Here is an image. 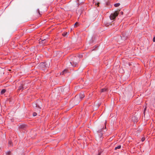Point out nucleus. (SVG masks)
Segmentation results:
<instances>
[{
    "instance_id": "nucleus-1",
    "label": "nucleus",
    "mask_w": 155,
    "mask_h": 155,
    "mask_svg": "<svg viewBox=\"0 0 155 155\" xmlns=\"http://www.w3.org/2000/svg\"><path fill=\"white\" fill-rule=\"evenodd\" d=\"M79 61L80 60L77 57H74L70 63L72 66L76 67Z\"/></svg>"
},
{
    "instance_id": "nucleus-2",
    "label": "nucleus",
    "mask_w": 155,
    "mask_h": 155,
    "mask_svg": "<svg viewBox=\"0 0 155 155\" xmlns=\"http://www.w3.org/2000/svg\"><path fill=\"white\" fill-rule=\"evenodd\" d=\"M85 96L84 94L83 93H81L79 95H77L75 97V101H78V102L76 103V105L79 102L82 100V99Z\"/></svg>"
},
{
    "instance_id": "nucleus-3",
    "label": "nucleus",
    "mask_w": 155,
    "mask_h": 155,
    "mask_svg": "<svg viewBox=\"0 0 155 155\" xmlns=\"http://www.w3.org/2000/svg\"><path fill=\"white\" fill-rule=\"evenodd\" d=\"M119 13V11H115L114 13L111 14L110 16V18L111 20H114L116 17H117Z\"/></svg>"
},
{
    "instance_id": "nucleus-4",
    "label": "nucleus",
    "mask_w": 155,
    "mask_h": 155,
    "mask_svg": "<svg viewBox=\"0 0 155 155\" xmlns=\"http://www.w3.org/2000/svg\"><path fill=\"white\" fill-rule=\"evenodd\" d=\"M50 65V63H41L40 64V66L42 67H43L44 66L46 68L48 67Z\"/></svg>"
},
{
    "instance_id": "nucleus-5",
    "label": "nucleus",
    "mask_w": 155,
    "mask_h": 155,
    "mask_svg": "<svg viewBox=\"0 0 155 155\" xmlns=\"http://www.w3.org/2000/svg\"><path fill=\"white\" fill-rule=\"evenodd\" d=\"M19 127L20 129L25 130L26 127V126L25 125H21L19 126Z\"/></svg>"
},
{
    "instance_id": "nucleus-6",
    "label": "nucleus",
    "mask_w": 155,
    "mask_h": 155,
    "mask_svg": "<svg viewBox=\"0 0 155 155\" xmlns=\"http://www.w3.org/2000/svg\"><path fill=\"white\" fill-rule=\"evenodd\" d=\"M107 91V88H104L101 89L100 92L101 93Z\"/></svg>"
},
{
    "instance_id": "nucleus-7",
    "label": "nucleus",
    "mask_w": 155,
    "mask_h": 155,
    "mask_svg": "<svg viewBox=\"0 0 155 155\" xmlns=\"http://www.w3.org/2000/svg\"><path fill=\"white\" fill-rule=\"evenodd\" d=\"M67 72V70L65 69L62 72V73H61V74H64L66 73Z\"/></svg>"
},
{
    "instance_id": "nucleus-8",
    "label": "nucleus",
    "mask_w": 155,
    "mask_h": 155,
    "mask_svg": "<svg viewBox=\"0 0 155 155\" xmlns=\"http://www.w3.org/2000/svg\"><path fill=\"white\" fill-rule=\"evenodd\" d=\"M121 147V146L120 145H119L117 147H115L114 149L115 150H117V149H120Z\"/></svg>"
},
{
    "instance_id": "nucleus-9",
    "label": "nucleus",
    "mask_w": 155,
    "mask_h": 155,
    "mask_svg": "<svg viewBox=\"0 0 155 155\" xmlns=\"http://www.w3.org/2000/svg\"><path fill=\"white\" fill-rule=\"evenodd\" d=\"M76 57H77L78 59L80 60V58H82V54H78L77 56H76Z\"/></svg>"
},
{
    "instance_id": "nucleus-10",
    "label": "nucleus",
    "mask_w": 155,
    "mask_h": 155,
    "mask_svg": "<svg viewBox=\"0 0 155 155\" xmlns=\"http://www.w3.org/2000/svg\"><path fill=\"white\" fill-rule=\"evenodd\" d=\"M23 87H22V86H20L19 87V88H18V90L20 91H22V90H23Z\"/></svg>"
},
{
    "instance_id": "nucleus-11",
    "label": "nucleus",
    "mask_w": 155,
    "mask_h": 155,
    "mask_svg": "<svg viewBox=\"0 0 155 155\" xmlns=\"http://www.w3.org/2000/svg\"><path fill=\"white\" fill-rule=\"evenodd\" d=\"M6 153L7 155H10V154H12L11 152L9 151L7 152Z\"/></svg>"
},
{
    "instance_id": "nucleus-12",
    "label": "nucleus",
    "mask_w": 155,
    "mask_h": 155,
    "mask_svg": "<svg viewBox=\"0 0 155 155\" xmlns=\"http://www.w3.org/2000/svg\"><path fill=\"white\" fill-rule=\"evenodd\" d=\"M120 5V4L119 3H116L114 4V5L115 7H118Z\"/></svg>"
},
{
    "instance_id": "nucleus-13",
    "label": "nucleus",
    "mask_w": 155,
    "mask_h": 155,
    "mask_svg": "<svg viewBox=\"0 0 155 155\" xmlns=\"http://www.w3.org/2000/svg\"><path fill=\"white\" fill-rule=\"evenodd\" d=\"M5 91H6L5 89H2L1 91V94H3L5 92Z\"/></svg>"
},
{
    "instance_id": "nucleus-14",
    "label": "nucleus",
    "mask_w": 155,
    "mask_h": 155,
    "mask_svg": "<svg viewBox=\"0 0 155 155\" xmlns=\"http://www.w3.org/2000/svg\"><path fill=\"white\" fill-rule=\"evenodd\" d=\"M67 34V32H64L62 34V35L64 36H65Z\"/></svg>"
},
{
    "instance_id": "nucleus-15",
    "label": "nucleus",
    "mask_w": 155,
    "mask_h": 155,
    "mask_svg": "<svg viewBox=\"0 0 155 155\" xmlns=\"http://www.w3.org/2000/svg\"><path fill=\"white\" fill-rule=\"evenodd\" d=\"M12 142L11 141H9L8 143V145L9 146H12Z\"/></svg>"
},
{
    "instance_id": "nucleus-16",
    "label": "nucleus",
    "mask_w": 155,
    "mask_h": 155,
    "mask_svg": "<svg viewBox=\"0 0 155 155\" xmlns=\"http://www.w3.org/2000/svg\"><path fill=\"white\" fill-rule=\"evenodd\" d=\"M37 115V113H36L35 112H34L33 113V116H36Z\"/></svg>"
},
{
    "instance_id": "nucleus-17",
    "label": "nucleus",
    "mask_w": 155,
    "mask_h": 155,
    "mask_svg": "<svg viewBox=\"0 0 155 155\" xmlns=\"http://www.w3.org/2000/svg\"><path fill=\"white\" fill-rule=\"evenodd\" d=\"M145 140V137H143L142 138H141V141L142 142H143L144 141V140Z\"/></svg>"
},
{
    "instance_id": "nucleus-18",
    "label": "nucleus",
    "mask_w": 155,
    "mask_h": 155,
    "mask_svg": "<svg viewBox=\"0 0 155 155\" xmlns=\"http://www.w3.org/2000/svg\"><path fill=\"white\" fill-rule=\"evenodd\" d=\"M78 23L77 22H76L75 24H74V27H77V25H78Z\"/></svg>"
},
{
    "instance_id": "nucleus-19",
    "label": "nucleus",
    "mask_w": 155,
    "mask_h": 155,
    "mask_svg": "<svg viewBox=\"0 0 155 155\" xmlns=\"http://www.w3.org/2000/svg\"><path fill=\"white\" fill-rule=\"evenodd\" d=\"M33 107H37V106L36 105V104L35 103L33 104Z\"/></svg>"
},
{
    "instance_id": "nucleus-20",
    "label": "nucleus",
    "mask_w": 155,
    "mask_h": 155,
    "mask_svg": "<svg viewBox=\"0 0 155 155\" xmlns=\"http://www.w3.org/2000/svg\"><path fill=\"white\" fill-rule=\"evenodd\" d=\"M37 11L38 12V13L39 15V16H40V12H39V10L38 9H37Z\"/></svg>"
},
{
    "instance_id": "nucleus-21",
    "label": "nucleus",
    "mask_w": 155,
    "mask_h": 155,
    "mask_svg": "<svg viewBox=\"0 0 155 155\" xmlns=\"http://www.w3.org/2000/svg\"><path fill=\"white\" fill-rule=\"evenodd\" d=\"M153 42H155V37H154L153 39Z\"/></svg>"
},
{
    "instance_id": "nucleus-22",
    "label": "nucleus",
    "mask_w": 155,
    "mask_h": 155,
    "mask_svg": "<svg viewBox=\"0 0 155 155\" xmlns=\"http://www.w3.org/2000/svg\"><path fill=\"white\" fill-rule=\"evenodd\" d=\"M146 107H145V108L144 109V114H145V110H146Z\"/></svg>"
},
{
    "instance_id": "nucleus-23",
    "label": "nucleus",
    "mask_w": 155,
    "mask_h": 155,
    "mask_svg": "<svg viewBox=\"0 0 155 155\" xmlns=\"http://www.w3.org/2000/svg\"><path fill=\"white\" fill-rule=\"evenodd\" d=\"M120 13L121 15H123V12H120Z\"/></svg>"
},
{
    "instance_id": "nucleus-24",
    "label": "nucleus",
    "mask_w": 155,
    "mask_h": 155,
    "mask_svg": "<svg viewBox=\"0 0 155 155\" xmlns=\"http://www.w3.org/2000/svg\"><path fill=\"white\" fill-rule=\"evenodd\" d=\"M46 41V40L44 39V40H42V41Z\"/></svg>"
},
{
    "instance_id": "nucleus-25",
    "label": "nucleus",
    "mask_w": 155,
    "mask_h": 155,
    "mask_svg": "<svg viewBox=\"0 0 155 155\" xmlns=\"http://www.w3.org/2000/svg\"><path fill=\"white\" fill-rule=\"evenodd\" d=\"M41 108L39 107V111H40V109Z\"/></svg>"
}]
</instances>
